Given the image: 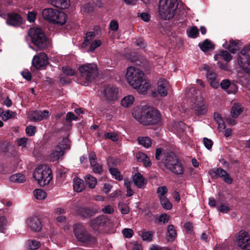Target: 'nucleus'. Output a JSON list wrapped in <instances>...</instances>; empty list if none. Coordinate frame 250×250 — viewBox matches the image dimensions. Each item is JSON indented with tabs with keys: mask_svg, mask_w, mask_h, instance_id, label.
Returning <instances> with one entry per match:
<instances>
[{
	"mask_svg": "<svg viewBox=\"0 0 250 250\" xmlns=\"http://www.w3.org/2000/svg\"><path fill=\"white\" fill-rule=\"evenodd\" d=\"M109 28L111 30L116 31L119 28L118 22L114 20L111 21L109 24Z\"/></svg>",
	"mask_w": 250,
	"mask_h": 250,
	"instance_id": "62",
	"label": "nucleus"
},
{
	"mask_svg": "<svg viewBox=\"0 0 250 250\" xmlns=\"http://www.w3.org/2000/svg\"><path fill=\"white\" fill-rule=\"evenodd\" d=\"M16 115V113L11 110H7L5 111L2 112L0 114V116L2 119L6 121L10 119L15 118Z\"/></svg>",
	"mask_w": 250,
	"mask_h": 250,
	"instance_id": "39",
	"label": "nucleus"
},
{
	"mask_svg": "<svg viewBox=\"0 0 250 250\" xmlns=\"http://www.w3.org/2000/svg\"><path fill=\"white\" fill-rule=\"evenodd\" d=\"M73 229L76 239L83 245L93 246L97 243V238L91 234L83 225L75 224Z\"/></svg>",
	"mask_w": 250,
	"mask_h": 250,
	"instance_id": "4",
	"label": "nucleus"
},
{
	"mask_svg": "<svg viewBox=\"0 0 250 250\" xmlns=\"http://www.w3.org/2000/svg\"><path fill=\"white\" fill-rule=\"evenodd\" d=\"M208 66H205L203 69L208 71L207 78L210 83V85L214 88H218L219 86V80L216 73L210 71L208 70Z\"/></svg>",
	"mask_w": 250,
	"mask_h": 250,
	"instance_id": "19",
	"label": "nucleus"
},
{
	"mask_svg": "<svg viewBox=\"0 0 250 250\" xmlns=\"http://www.w3.org/2000/svg\"><path fill=\"white\" fill-rule=\"evenodd\" d=\"M119 208L121 213L123 214H127L129 211V207L126 204L124 203L119 204Z\"/></svg>",
	"mask_w": 250,
	"mask_h": 250,
	"instance_id": "51",
	"label": "nucleus"
},
{
	"mask_svg": "<svg viewBox=\"0 0 250 250\" xmlns=\"http://www.w3.org/2000/svg\"><path fill=\"white\" fill-rule=\"evenodd\" d=\"M105 138H108L111 140L116 142L118 140V136L117 133L115 132H107L104 135Z\"/></svg>",
	"mask_w": 250,
	"mask_h": 250,
	"instance_id": "50",
	"label": "nucleus"
},
{
	"mask_svg": "<svg viewBox=\"0 0 250 250\" xmlns=\"http://www.w3.org/2000/svg\"><path fill=\"white\" fill-rule=\"evenodd\" d=\"M228 49L232 53H235L238 49V45L236 42L234 41H230L229 44Z\"/></svg>",
	"mask_w": 250,
	"mask_h": 250,
	"instance_id": "49",
	"label": "nucleus"
},
{
	"mask_svg": "<svg viewBox=\"0 0 250 250\" xmlns=\"http://www.w3.org/2000/svg\"><path fill=\"white\" fill-rule=\"evenodd\" d=\"M90 226L95 233H111L115 232L118 223L114 219L102 215L92 219Z\"/></svg>",
	"mask_w": 250,
	"mask_h": 250,
	"instance_id": "2",
	"label": "nucleus"
},
{
	"mask_svg": "<svg viewBox=\"0 0 250 250\" xmlns=\"http://www.w3.org/2000/svg\"><path fill=\"white\" fill-rule=\"evenodd\" d=\"M85 183L90 188H94L97 185V179L90 174H87L84 178Z\"/></svg>",
	"mask_w": 250,
	"mask_h": 250,
	"instance_id": "32",
	"label": "nucleus"
},
{
	"mask_svg": "<svg viewBox=\"0 0 250 250\" xmlns=\"http://www.w3.org/2000/svg\"><path fill=\"white\" fill-rule=\"evenodd\" d=\"M145 108L136 106L133 108L132 111L133 117L142 124H143V121L145 118L144 111Z\"/></svg>",
	"mask_w": 250,
	"mask_h": 250,
	"instance_id": "23",
	"label": "nucleus"
},
{
	"mask_svg": "<svg viewBox=\"0 0 250 250\" xmlns=\"http://www.w3.org/2000/svg\"><path fill=\"white\" fill-rule=\"evenodd\" d=\"M9 179L11 182L18 183H23L26 181L24 175L21 173H16L11 175Z\"/></svg>",
	"mask_w": 250,
	"mask_h": 250,
	"instance_id": "36",
	"label": "nucleus"
},
{
	"mask_svg": "<svg viewBox=\"0 0 250 250\" xmlns=\"http://www.w3.org/2000/svg\"><path fill=\"white\" fill-rule=\"evenodd\" d=\"M145 118L143 125H147L158 124L161 119L159 111L154 108L147 107L145 108Z\"/></svg>",
	"mask_w": 250,
	"mask_h": 250,
	"instance_id": "9",
	"label": "nucleus"
},
{
	"mask_svg": "<svg viewBox=\"0 0 250 250\" xmlns=\"http://www.w3.org/2000/svg\"><path fill=\"white\" fill-rule=\"evenodd\" d=\"M62 71L64 74L67 75L73 76L76 74V71L75 69L71 68L68 66L63 67Z\"/></svg>",
	"mask_w": 250,
	"mask_h": 250,
	"instance_id": "54",
	"label": "nucleus"
},
{
	"mask_svg": "<svg viewBox=\"0 0 250 250\" xmlns=\"http://www.w3.org/2000/svg\"><path fill=\"white\" fill-rule=\"evenodd\" d=\"M95 213H96V211L88 208H81L80 210V214L84 217L92 216Z\"/></svg>",
	"mask_w": 250,
	"mask_h": 250,
	"instance_id": "42",
	"label": "nucleus"
},
{
	"mask_svg": "<svg viewBox=\"0 0 250 250\" xmlns=\"http://www.w3.org/2000/svg\"><path fill=\"white\" fill-rule=\"evenodd\" d=\"M27 142V139L25 137L19 138L16 140L18 146H22L23 147H25L26 146Z\"/></svg>",
	"mask_w": 250,
	"mask_h": 250,
	"instance_id": "56",
	"label": "nucleus"
},
{
	"mask_svg": "<svg viewBox=\"0 0 250 250\" xmlns=\"http://www.w3.org/2000/svg\"><path fill=\"white\" fill-rule=\"evenodd\" d=\"M167 239L168 241H173L177 236L176 230L175 227L172 225H170L167 227Z\"/></svg>",
	"mask_w": 250,
	"mask_h": 250,
	"instance_id": "34",
	"label": "nucleus"
},
{
	"mask_svg": "<svg viewBox=\"0 0 250 250\" xmlns=\"http://www.w3.org/2000/svg\"><path fill=\"white\" fill-rule=\"evenodd\" d=\"M49 116V112L45 110L43 111H35L33 112L30 117L32 120L34 121H42L46 119Z\"/></svg>",
	"mask_w": 250,
	"mask_h": 250,
	"instance_id": "26",
	"label": "nucleus"
},
{
	"mask_svg": "<svg viewBox=\"0 0 250 250\" xmlns=\"http://www.w3.org/2000/svg\"><path fill=\"white\" fill-rule=\"evenodd\" d=\"M209 175L212 178H222L226 183L230 184L232 182V179L229 176V173L221 168H213L209 170Z\"/></svg>",
	"mask_w": 250,
	"mask_h": 250,
	"instance_id": "15",
	"label": "nucleus"
},
{
	"mask_svg": "<svg viewBox=\"0 0 250 250\" xmlns=\"http://www.w3.org/2000/svg\"><path fill=\"white\" fill-rule=\"evenodd\" d=\"M214 119L217 123L218 127L220 130H223L226 128L225 124L218 113H215L214 114Z\"/></svg>",
	"mask_w": 250,
	"mask_h": 250,
	"instance_id": "38",
	"label": "nucleus"
},
{
	"mask_svg": "<svg viewBox=\"0 0 250 250\" xmlns=\"http://www.w3.org/2000/svg\"><path fill=\"white\" fill-rule=\"evenodd\" d=\"M33 194L34 197L38 200H43L47 196L46 193L40 189H35L33 191Z\"/></svg>",
	"mask_w": 250,
	"mask_h": 250,
	"instance_id": "41",
	"label": "nucleus"
},
{
	"mask_svg": "<svg viewBox=\"0 0 250 250\" xmlns=\"http://www.w3.org/2000/svg\"><path fill=\"white\" fill-rule=\"evenodd\" d=\"M141 236L143 240L151 241L153 237V233L149 231H143L141 234Z\"/></svg>",
	"mask_w": 250,
	"mask_h": 250,
	"instance_id": "47",
	"label": "nucleus"
},
{
	"mask_svg": "<svg viewBox=\"0 0 250 250\" xmlns=\"http://www.w3.org/2000/svg\"><path fill=\"white\" fill-rule=\"evenodd\" d=\"M196 93V95L193 96L191 100L193 104L192 108L198 115L205 114L208 110L207 106L205 104L203 97L200 93Z\"/></svg>",
	"mask_w": 250,
	"mask_h": 250,
	"instance_id": "12",
	"label": "nucleus"
},
{
	"mask_svg": "<svg viewBox=\"0 0 250 250\" xmlns=\"http://www.w3.org/2000/svg\"><path fill=\"white\" fill-rule=\"evenodd\" d=\"M37 13L35 11H30L27 14V19L30 22H34L36 20Z\"/></svg>",
	"mask_w": 250,
	"mask_h": 250,
	"instance_id": "61",
	"label": "nucleus"
},
{
	"mask_svg": "<svg viewBox=\"0 0 250 250\" xmlns=\"http://www.w3.org/2000/svg\"><path fill=\"white\" fill-rule=\"evenodd\" d=\"M177 157L178 156L173 152H164L162 153V149L161 148H157L156 150L155 158L157 160L160 161L159 165L162 168H166L167 169L168 167L173 162H175Z\"/></svg>",
	"mask_w": 250,
	"mask_h": 250,
	"instance_id": "8",
	"label": "nucleus"
},
{
	"mask_svg": "<svg viewBox=\"0 0 250 250\" xmlns=\"http://www.w3.org/2000/svg\"><path fill=\"white\" fill-rule=\"evenodd\" d=\"M7 221L6 218L3 217H0V232H4V230L5 229Z\"/></svg>",
	"mask_w": 250,
	"mask_h": 250,
	"instance_id": "58",
	"label": "nucleus"
},
{
	"mask_svg": "<svg viewBox=\"0 0 250 250\" xmlns=\"http://www.w3.org/2000/svg\"><path fill=\"white\" fill-rule=\"evenodd\" d=\"M55 15L53 24L63 25L66 23L67 16L64 12L58 10Z\"/></svg>",
	"mask_w": 250,
	"mask_h": 250,
	"instance_id": "24",
	"label": "nucleus"
},
{
	"mask_svg": "<svg viewBox=\"0 0 250 250\" xmlns=\"http://www.w3.org/2000/svg\"><path fill=\"white\" fill-rule=\"evenodd\" d=\"M134 97L131 95H128L123 98L121 101V105L125 107H128L132 105L134 102Z\"/></svg>",
	"mask_w": 250,
	"mask_h": 250,
	"instance_id": "33",
	"label": "nucleus"
},
{
	"mask_svg": "<svg viewBox=\"0 0 250 250\" xmlns=\"http://www.w3.org/2000/svg\"><path fill=\"white\" fill-rule=\"evenodd\" d=\"M160 200L162 206L164 208L169 210L172 208V204L166 196L162 197V198L160 199Z\"/></svg>",
	"mask_w": 250,
	"mask_h": 250,
	"instance_id": "44",
	"label": "nucleus"
},
{
	"mask_svg": "<svg viewBox=\"0 0 250 250\" xmlns=\"http://www.w3.org/2000/svg\"><path fill=\"white\" fill-rule=\"evenodd\" d=\"M57 10L52 8H45L42 11V17L46 21L53 23Z\"/></svg>",
	"mask_w": 250,
	"mask_h": 250,
	"instance_id": "25",
	"label": "nucleus"
},
{
	"mask_svg": "<svg viewBox=\"0 0 250 250\" xmlns=\"http://www.w3.org/2000/svg\"><path fill=\"white\" fill-rule=\"evenodd\" d=\"M26 223L29 227L33 231H39L42 229V225L40 220L37 217L29 218Z\"/></svg>",
	"mask_w": 250,
	"mask_h": 250,
	"instance_id": "21",
	"label": "nucleus"
},
{
	"mask_svg": "<svg viewBox=\"0 0 250 250\" xmlns=\"http://www.w3.org/2000/svg\"><path fill=\"white\" fill-rule=\"evenodd\" d=\"M169 216L166 213L161 214L159 217V222L164 224L167 223L169 220Z\"/></svg>",
	"mask_w": 250,
	"mask_h": 250,
	"instance_id": "59",
	"label": "nucleus"
},
{
	"mask_svg": "<svg viewBox=\"0 0 250 250\" xmlns=\"http://www.w3.org/2000/svg\"><path fill=\"white\" fill-rule=\"evenodd\" d=\"M137 141L140 145L146 148L151 146L152 145L151 139L148 137H138Z\"/></svg>",
	"mask_w": 250,
	"mask_h": 250,
	"instance_id": "31",
	"label": "nucleus"
},
{
	"mask_svg": "<svg viewBox=\"0 0 250 250\" xmlns=\"http://www.w3.org/2000/svg\"><path fill=\"white\" fill-rule=\"evenodd\" d=\"M219 56L221 57L227 62H229L232 59L231 55L227 51H222L219 55H215L214 56L215 60H217V59Z\"/></svg>",
	"mask_w": 250,
	"mask_h": 250,
	"instance_id": "43",
	"label": "nucleus"
},
{
	"mask_svg": "<svg viewBox=\"0 0 250 250\" xmlns=\"http://www.w3.org/2000/svg\"><path fill=\"white\" fill-rule=\"evenodd\" d=\"M110 173L116 180L121 181L123 180V176L119 170L114 167H110L109 169Z\"/></svg>",
	"mask_w": 250,
	"mask_h": 250,
	"instance_id": "46",
	"label": "nucleus"
},
{
	"mask_svg": "<svg viewBox=\"0 0 250 250\" xmlns=\"http://www.w3.org/2000/svg\"><path fill=\"white\" fill-rule=\"evenodd\" d=\"M33 175L34 178L41 186L48 185L52 179L51 169L45 165H42L38 167L35 169Z\"/></svg>",
	"mask_w": 250,
	"mask_h": 250,
	"instance_id": "7",
	"label": "nucleus"
},
{
	"mask_svg": "<svg viewBox=\"0 0 250 250\" xmlns=\"http://www.w3.org/2000/svg\"><path fill=\"white\" fill-rule=\"evenodd\" d=\"M238 63L246 72L250 74V45L244 47L239 53Z\"/></svg>",
	"mask_w": 250,
	"mask_h": 250,
	"instance_id": "11",
	"label": "nucleus"
},
{
	"mask_svg": "<svg viewBox=\"0 0 250 250\" xmlns=\"http://www.w3.org/2000/svg\"><path fill=\"white\" fill-rule=\"evenodd\" d=\"M243 109L241 106L238 104H235L231 109V114L233 118H237L242 112Z\"/></svg>",
	"mask_w": 250,
	"mask_h": 250,
	"instance_id": "37",
	"label": "nucleus"
},
{
	"mask_svg": "<svg viewBox=\"0 0 250 250\" xmlns=\"http://www.w3.org/2000/svg\"><path fill=\"white\" fill-rule=\"evenodd\" d=\"M167 189L166 186L159 187L157 189V193L160 199L162 198V197H165V195L167 193Z\"/></svg>",
	"mask_w": 250,
	"mask_h": 250,
	"instance_id": "48",
	"label": "nucleus"
},
{
	"mask_svg": "<svg viewBox=\"0 0 250 250\" xmlns=\"http://www.w3.org/2000/svg\"><path fill=\"white\" fill-rule=\"evenodd\" d=\"M89 159L90 163V166L91 167L95 166L97 164V159L96 155H95L94 153L89 154Z\"/></svg>",
	"mask_w": 250,
	"mask_h": 250,
	"instance_id": "63",
	"label": "nucleus"
},
{
	"mask_svg": "<svg viewBox=\"0 0 250 250\" xmlns=\"http://www.w3.org/2000/svg\"><path fill=\"white\" fill-rule=\"evenodd\" d=\"M26 245L27 247L31 250H35L39 249L41 246V243L34 239H30L26 241Z\"/></svg>",
	"mask_w": 250,
	"mask_h": 250,
	"instance_id": "35",
	"label": "nucleus"
},
{
	"mask_svg": "<svg viewBox=\"0 0 250 250\" xmlns=\"http://www.w3.org/2000/svg\"><path fill=\"white\" fill-rule=\"evenodd\" d=\"M203 142L205 146L208 149L210 150L212 148L213 142L211 139L205 137L203 138Z\"/></svg>",
	"mask_w": 250,
	"mask_h": 250,
	"instance_id": "55",
	"label": "nucleus"
},
{
	"mask_svg": "<svg viewBox=\"0 0 250 250\" xmlns=\"http://www.w3.org/2000/svg\"><path fill=\"white\" fill-rule=\"evenodd\" d=\"M134 184L139 188H144L146 185V181L140 173H137L133 177Z\"/></svg>",
	"mask_w": 250,
	"mask_h": 250,
	"instance_id": "27",
	"label": "nucleus"
},
{
	"mask_svg": "<svg viewBox=\"0 0 250 250\" xmlns=\"http://www.w3.org/2000/svg\"><path fill=\"white\" fill-rule=\"evenodd\" d=\"M102 211L105 214H111L114 211V208L111 206L107 205L102 209Z\"/></svg>",
	"mask_w": 250,
	"mask_h": 250,
	"instance_id": "64",
	"label": "nucleus"
},
{
	"mask_svg": "<svg viewBox=\"0 0 250 250\" xmlns=\"http://www.w3.org/2000/svg\"><path fill=\"white\" fill-rule=\"evenodd\" d=\"M85 188L83 181L79 178H75L73 181V189L78 192L82 191Z\"/></svg>",
	"mask_w": 250,
	"mask_h": 250,
	"instance_id": "29",
	"label": "nucleus"
},
{
	"mask_svg": "<svg viewBox=\"0 0 250 250\" xmlns=\"http://www.w3.org/2000/svg\"><path fill=\"white\" fill-rule=\"evenodd\" d=\"M237 244L243 250H250V237L245 231H240L237 236Z\"/></svg>",
	"mask_w": 250,
	"mask_h": 250,
	"instance_id": "13",
	"label": "nucleus"
},
{
	"mask_svg": "<svg viewBox=\"0 0 250 250\" xmlns=\"http://www.w3.org/2000/svg\"><path fill=\"white\" fill-rule=\"evenodd\" d=\"M199 46L203 51H207L213 48L212 43L208 40H206L203 43L199 44Z\"/></svg>",
	"mask_w": 250,
	"mask_h": 250,
	"instance_id": "40",
	"label": "nucleus"
},
{
	"mask_svg": "<svg viewBox=\"0 0 250 250\" xmlns=\"http://www.w3.org/2000/svg\"><path fill=\"white\" fill-rule=\"evenodd\" d=\"M125 78L127 83L140 94H145L150 86L144 72L136 67H127Z\"/></svg>",
	"mask_w": 250,
	"mask_h": 250,
	"instance_id": "1",
	"label": "nucleus"
},
{
	"mask_svg": "<svg viewBox=\"0 0 250 250\" xmlns=\"http://www.w3.org/2000/svg\"><path fill=\"white\" fill-rule=\"evenodd\" d=\"M118 92L115 87L108 86L104 89V97L107 100H115L117 98Z\"/></svg>",
	"mask_w": 250,
	"mask_h": 250,
	"instance_id": "22",
	"label": "nucleus"
},
{
	"mask_svg": "<svg viewBox=\"0 0 250 250\" xmlns=\"http://www.w3.org/2000/svg\"><path fill=\"white\" fill-rule=\"evenodd\" d=\"M0 17L6 19V23L10 25L18 26L22 23L21 16L16 13L6 14L0 12Z\"/></svg>",
	"mask_w": 250,
	"mask_h": 250,
	"instance_id": "16",
	"label": "nucleus"
},
{
	"mask_svg": "<svg viewBox=\"0 0 250 250\" xmlns=\"http://www.w3.org/2000/svg\"><path fill=\"white\" fill-rule=\"evenodd\" d=\"M36 132V128L33 125H30L26 127L25 132L29 136H32L35 135Z\"/></svg>",
	"mask_w": 250,
	"mask_h": 250,
	"instance_id": "52",
	"label": "nucleus"
},
{
	"mask_svg": "<svg viewBox=\"0 0 250 250\" xmlns=\"http://www.w3.org/2000/svg\"><path fill=\"white\" fill-rule=\"evenodd\" d=\"M77 117L75 116L73 112H69L67 113L65 120L67 122L69 123L73 120H77Z\"/></svg>",
	"mask_w": 250,
	"mask_h": 250,
	"instance_id": "60",
	"label": "nucleus"
},
{
	"mask_svg": "<svg viewBox=\"0 0 250 250\" xmlns=\"http://www.w3.org/2000/svg\"><path fill=\"white\" fill-rule=\"evenodd\" d=\"M70 148L69 140L67 138H64L61 143H59L50 155L52 161H55L59 160L64 154L65 150Z\"/></svg>",
	"mask_w": 250,
	"mask_h": 250,
	"instance_id": "10",
	"label": "nucleus"
},
{
	"mask_svg": "<svg viewBox=\"0 0 250 250\" xmlns=\"http://www.w3.org/2000/svg\"><path fill=\"white\" fill-rule=\"evenodd\" d=\"M28 34L32 42L40 50H44L50 46L48 39L45 36L42 29L38 28H30Z\"/></svg>",
	"mask_w": 250,
	"mask_h": 250,
	"instance_id": "6",
	"label": "nucleus"
},
{
	"mask_svg": "<svg viewBox=\"0 0 250 250\" xmlns=\"http://www.w3.org/2000/svg\"><path fill=\"white\" fill-rule=\"evenodd\" d=\"M136 157L139 162H142L146 167H149L151 165L149 158L145 154L142 152H137L136 154Z\"/></svg>",
	"mask_w": 250,
	"mask_h": 250,
	"instance_id": "28",
	"label": "nucleus"
},
{
	"mask_svg": "<svg viewBox=\"0 0 250 250\" xmlns=\"http://www.w3.org/2000/svg\"><path fill=\"white\" fill-rule=\"evenodd\" d=\"M187 32L188 36L191 38H196L199 35L198 29L196 26L191 27Z\"/></svg>",
	"mask_w": 250,
	"mask_h": 250,
	"instance_id": "45",
	"label": "nucleus"
},
{
	"mask_svg": "<svg viewBox=\"0 0 250 250\" xmlns=\"http://www.w3.org/2000/svg\"><path fill=\"white\" fill-rule=\"evenodd\" d=\"M122 233L125 238H130L133 236V231L131 229L125 228L123 230Z\"/></svg>",
	"mask_w": 250,
	"mask_h": 250,
	"instance_id": "53",
	"label": "nucleus"
},
{
	"mask_svg": "<svg viewBox=\"0 0 250 250\" xmlns=\"http://www.w3.org/2000/svg\"><path fill=\"white\" fill-rule=\"evenodd\" d=\"M177 0H160L159 13L161 19L167 20L172 18L178 6Z\"/></svg>",
	"mask_w": 250,
	"mask_h": 250,
	"instance_id": "5",
	"label": "nucleus"
},
{
	"mask_svg": "<svg viewBox=\"0 0 250 250\" xmlns=\"http://www.w3.org/2000/svg\"><path fill=\"white\" fill-rule=\"evenodd\" d=\"M80 76L78 83L82 85L87 86L96 78L98 74L97 65L94 63L83 64L79 67Z\"/></svg>",
	"mask_w": 250,
	"mask_h": 250,
	"instance_id": "3",
	"label": "nucleus"
},
{
	"mask_svg": "<svg viewBox=\"0 0 250 250\" xmlns=\"http://www.w3.org/2000/svg\"><path fill=\"white\" fill-rule=\"evenodd\" d=\"M52 4L60 9H64L70 6V2L68 0H55L52 1Z\"/></svg>",
	"mask_w": 250,
	"mask_h": 250,
	"instance_id": "30",
	"label": "nucleus"
},
{
	"mask_svg": "<svg viewBox=\"0 0 250 250\" xmlns=\"http://www.w3.org/2000/svg\"><path fill=\"white\" fill-rule=\"evenodd\" d=\"M169 87V84L167 80L164 79H160L158 83L157 92L158 94L161 96H166Z\"/></svg>",
	"mask_w": 250,
	"mask_h": 250,
	"instance_id": "20",
	"label": "nucleus"
},
{
	"mask_svg": "<svg viewBox=\"0 0 250 250\" xmlns=\"http://www.w3.org/2000/svg\"><path fill=\"white\" fill-rule=\"evenodd\" d=\"M48 57L44 53H41L34 57L32 64L38 69L45 66L48 64Z\"/></svg>",
	"mask_w": 250,
	"mask_h": 250,
	"instance_id": "17",
	"label": "nucleus"
},
{
	"mask_svg": "<svg viewBox=\"0 0 250 250\" xmlns=\"http://www.w3.org/2000/svg\"><path fill=\"white\" fill-rule=\"evenodd\" d=\"M167 170L176 175H182L184 174V167L178 157L175 160V162H173V163L168 167Z\"/></svg>",
	"mask_w": 250,
	"mask_h": 250,
	"instance_id": "18",
	"label": "nucleus"
},
{
	"mask_svg": "<svg viewBox=\"0 0 250 250\" xmlns=\"http://www.w3.org/2000/svg\"><path fill=\"white\" fill-rule=\"evenodd\" d=\"M185 230L189 234H191L193 232V225L190 222L186 223L184 225Z\"/></svg>",
	"mask_w": 250,
	"mask_h": 250,
	"instance_id": "57",
	"label": "nucleus"
},
{
	"mask_svg": "<svg viewBox=\"0 0 250 250\" xmlns=\"http://www.w3.org/2000/svg\"><path fill=\"white\" fill-rule=\"evenodd\" d=\"M95 36V33L94 32H89L86 33L84 38L83 44L87 46L90 44L89 51L93 52L95 49L101 46L102 42L100 40H95L93 41Z\"/></svg>",
	"mask_w": 250,
	"mask_h": 250,
	"instance_id": "14",
	"label": "nucleus"
}]
</instances>
